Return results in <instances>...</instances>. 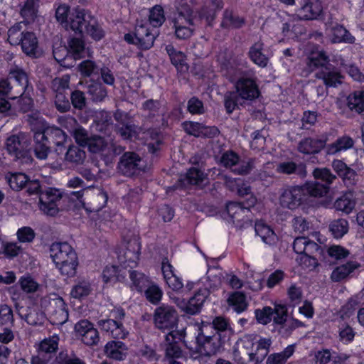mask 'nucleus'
<instances>
[{"mask_svg":"<svg viewBox=\"0 0 364 364\" xmlns=\"http://www.w3.org/2000/svg\"><path fill=\"white\" fill-rule=\"evenodd\" d=\"M328 193V187L318 182H307L303 186H289L281 194L280 204L291 210L306 203L310 196L322 197Z\"/></svg>","mask_w":364,"mask_h":364,"instance_id":"nucleus-1","label":"nucleus"},{"mask_svg":"<svg viewBox=\"0 0 364 364\" xmlns=\"http://www.w3.org/2000/svg\"><path fill=\"white\" fill-rule=\"evenodd\" d=\"M210 325H203L199 328V333L196 338L197 351L205 356H211L220 352L229 336L218 333H211Z\"/></svg>","mask_w":364,"mask_h":364,"instance_id":"nucleus-2","label":"nucleus"},{"mask_svg":"<svg viewBox=\"0 0 364 364\" xmlns=\"http://www.w3.org/2000/svg\"><path fill=\"white\" fill-rule=\"evenodd\" d=\"M71 30L75 33H87L95 41H100L105 36V31L97 19L87 10L78 11L70 21Z\"/></svg>","mask_w":364,"mask_h":364,"instance_id":"nucleus-3","label":"nucleus"},{"mask_svg":"<svg viewBox=\"0 0 364 364\" xmlns=\"http://www.w3.org/2000/svg\"><path fill=\"white\" fill-rule=\"evenodd\" d=\"M159 31L151 28L148 23L136 24L134 31L124 36V41L135 46L141 50H147L154 46Z\"/></svg>","mask_w":364,"mask_h":364,"instance_id":"nucleus-4","label":"nucleus"},{"mask_svg":"<svg viewBox=\"0 0 364 364\" xmlns=\"http://www.w3.org/2000/svg\"><path fill=\"white\" fill-rule=\"evenodd\" d=\"M41 305L54 325H62L68 319V311L64 300L56 294L43 297Z\"/></svg>","mask_w":364,"mask_h":364,"instance_id":"nucleus-5","label":"nucleus"},{"mask_svg":"<svg viewBox=\"0 0 364 364\" xmlns=\"http://www.w3.org/2000/svg\"><path fill=\"white\" fill-rule=\"evenodd\" d=\"M255 161L254 158L248 159L247 161L241 160L235 151L228 150L222 154L219 164L235 174L247 175L255 168Z\"/></svg>","mask_w":364,"mask_h":364,"instance_id":"nucleus-6","label":"nucleus"},{"mask_svg":"<svg viewBox=\"0 0 364 364\" xmlns=\"http://www.w3.org/2000/svg\"><path fill=\"white\" fill-rule=\"evenodd\" d=\"M154 321L156 328L163 331H175L178 324V314L176 309L168 305L162 304L157 307L154 313Z\"/></svg>","mask_w":364,"mask_h":364,"instance_id":"nucleus-7","label":"nucleus"},{"mask_svg":"<svg viewBox=\"0 0 364 364\" xmlns=\"http://www.w3.org/2000/svg\"><path fill=\"white\" fill-rule=\"evenodd\" d=\"M184 330L171 331L164 336V340L161 343V347L165 352V358L175 360L182 356V350L180 343L185 338Z\"/></svg>","mask_w":364,"mask_h":364,"instance_id":"nucleus-8","label":"nucleus"},{"mask_svg":"<svg viewBox=\"0 0 364 364\" xmlns=\"http://www.w3.org/2000/svg\"><path fill=\"white\" fill-rule=\"evenodd\" d=\"M64 197L60 190L47 186L39 198L41 210L48 215H55L59 211L60 201Z\"/></svg>","mask_w":364,"mask_h":364,"instance_id":"nucleus-9","label":"nucleus"},{"mask_svg":"<svg viewBox=\"0 0 364 364\" xmlns=\"http://www.w3.org/2000/svg\"><path fill=\"white\" fill-rule=\"evenodd\" d=\"M142 159L135 152L127 151L122 154L117 164V170L122 175L131 177L142 169Z\"/></svg>","mask_w":364,"mask_h":364,"instance_id":"nucleus-10","label":"nucleus"},{"mask_svg":"<svg viewBox=\"0 0 364 364\" xmlns=\"http://www.w3.org/2000/svg\"><path fill=\"white\" fill-rule=\"evenodd\" d=\"M235 92L242 101L252 102L260 96L255 80L251 77H240L235 84Z\"/></svg>","mask_w":364,"mask_h":364,"instance_id":"nucleus-11","label":"nucleus"},{"mask_svg":"<svg viewBox=\"0 0 364 364\" xmlns=\"http://www.w3.org/2000/svg\"><path fill=\"white\" fill-rule=\"evenodd\" d=\"M328 136L323 134L318 137H306L298 144L297 150L304 154L315 155L323 149H326Z\"/></svg>","mask_w":364,"mask_h":364,"instance_id":"nucleus-12","label":"nucleus"},{"mask_svg":"<svg viewBox=\"0 0 364 364\" xmlns=\"http://www.w3.org/2000/svg\"><path fill=\"white\" fill-rule=\"evenodd\" d=\"M9 78L13 80L12 84L15 85V92L23 95L25 92L29 93L33 90V86L29 82L28 73L18 67L10 70Z\"/></svg>","mask_w":364,"mask_h":364,"instance_id":"nucleus-13","label":"nucleus"},{"mask_svg":"<svg viewBox=\"0 0 364 364\" xmlns=\"http://www.w3.org/2000/svg\"><path fill=\"white\" fill-rule=\"evenodd\" d=\"M315 76L317 79L322 80L327 87H338L342 83L343 77L338 68L331 63L319 69Z\"/></svg>","mask_w":364,"mask_h":364,"instance_id":"nucleus-14","label":"nucleus"},{"mask_svg":"<svg viewBox=\"0 0 364 364\" xmlns=\"http://www.w3.org/2000/svg\"><path fill=\"white\" fill-rule=\"evenodd\" d=\"M41 131L50 145L53 144L55 146V151L57 154H62L65 150L64 144L67 141L66 134L57 127H48Z\"/></svg>","mask_w":364,"mask_h":364,"instance_id":"nucleus-15","label":"nucleus"},{"mask_svg":"<svg viewBox=\"0 0 364 364\" xmlns=\"http://www.w3.org/2000/svg\"><path fill=\"white\" fill-rule=\"evenodd\" d=\"M276 171L280 174L295 176L299 178H304L307 176L306 164L293 160H286L278 163Z\"/></svg>","mask_w":364,"mask_h":364,"instance_id":"nucleus-16","label":"nucleus"},{"mask_svg":"<svg viewBox=\"0 0 364 364\" xmlns=\"http://www.w3.org/2000/svg\"><path fill=\"white\" fill-rule=\"evenodd\" d=\"M322 10L323 7L319 0H304V5L294 16V18L304 21L317 19Z\"/></svg>","mask_w":364,"mask_h":364,"instance_id":"nucleus-17","label":"nucleus"},{"mask_svg":"<svg viewBox=\"0 0 364 364\" xmlns=\"http://www.w3.org/2000/svg\"><path fill=\"white\" fill-rule=\"evenodd\" d=\"M97 326L113 338L124 339L129 333L122 322L114 319H100L97 321Z\"/></svg>","mask_w":364,"mask_h":364,"instance_id":"nucleus-18","label":"nucleus"},{"mask_svg":"<svg viewBox=\"0 0 364 364\" xmlns=\"http://www.w3.org/2000/svg\"><path fill=\"white\" fill-rule=\"evenodd\" d=\"M210 292L211 291L205 287L204 288H199L194 296L191 297L185 305L183 308L184 311L191 315L200 312L205 301L208 297Z\"/></svg>","mask_w":364,"mask_h":364,"instance_id":"nucleus-19","label":"nucleus"},{"mask_svg":"<svg viewBox=\"0 0 364 364\" xmlns=\"http://www.w3.org/2000/svg\"><path fill=\"white\" fill-rule=\"evenodd\" d=\"M127 350L124 343L119 341H110L105 346L104 353L109 359L122 361L127 358Z\"/></svg>","mask_w":364,"mask_h":364,"instance_id":"nucleus-20","label":"nucleus"},{"mask_svg":"<svg viewBox=\"0 0 364 364\" xmlns=\"http://www.w3.org/2000/svg\"><path fill=\"white\" fill-rule=\"evenodd\" d=\"M6 147L9 154L13 156L28 149V139L26 134L19 132L9 136L6 141Z\"/></svg>","mask_w":364,"mask_h":364,"instance_id":"nucleus-21","label":"nucleus"},{"mask_svg":"<svg viewBox=\"0 0 364 364\" xmlns=\"http://www.w3.org/2000/svg\"><path fill=\"white\" fill-rule=\"evenodd\" d=\"M45 137L41 130L33 132V149L35 156L40 160H46L50 152L51 146Z\"/></svg>","mask_w":364,"mask_h":364,"instance_id":"nucleus-22","label":"nucleus"},{"mask_svg":"<svg viewBox=\"0 0 364 364\" xmlns=\"http://www.w3.org/2000/svg\"><path fill=\"white\" fill-rule=\"evenodd\" d=\"M317 364H346L349 356L345 353H331L328 350L318 351L316 355Z\"/></svg>","mask_w":364,"mask_h":364,"instance_id":"nucleus-23","label":"nucleus"},{"mask_svg":"<svg viewBox=\"0 0 364 364\" xmlns=\"http://www.w3.org/2000/svg\"><path fill=\"white\" fill-rule=\"evenodd\" d=\"M263 50L264 43L259 41L255 43L247 53L250 59L262 68H266L269 63V58L263 53Z\"/></svg>","mask_w":364,"mask_h":364,"instance_id":"nucleus-24","label":"nucleus"},{"mask_svg":"<svg viewBox=\"0 0 364 364\" xmlns=\"http://www.w3.org/2000/svg\"><path fill=\"white\" fill-rule=\"evenodd\" d=\"M355 141L348 135L338 137L334 142L327 144L326 154L336 155L353 147Z\"/></svg>","mask_w":364,"mask_h":364,"instance_id":"nucleus-25","label":"nucleus"},{"mask_svg":"<svg viewBox=\"0 0 364 364\" xmlns=\"http://www.w3.org/2000/svg\"><path fill=\"white\" fill-rule=\"evenodd\" d=\"M22 38L20 45L23 52L28 56L37 58L38 55V42L35 33L27 31Z\"/></svg>","mask_w":364,"mask_h":364,"instance_id":"nucleus-26","label":"nucleus"},{"mask_svg":"<svg viewBox=\"0 0 364 364\" xmlns=\"http://www.w3.org/2000/svg\"><path fill=\"white\" fill-rule=\"evenodd\" d=\"M205 178L204 173L196 167L190 168L184 176L178 179V183L183 187L188 185L201 186Z\"/></svg>","mask_w":364,"mask_h":364,"instance_id":"nucleus-27","label":"nucleus"},{"mask_svg":"<svg viewBox=\"0 0 364 364\" xmlns=\"http://www.w3.org/2000/svg\"><path fill=\"white\" fill-rule=\"evenodd\" d=\"M73 250V248L68 242H53L50 247V257L57 266L65 262L64 259Z\"/></svg>","mask_w":364,"mask_h":364,"instance_id":"nucleus-28","label":"nucleus"},{"mask_svg":"<svg viewBox=\"0 0 364 364\" xmlns=\"http://www.w3.org/2000/svg\"><path fill=\"white\" fill-rule=\"evenodd\" d=\"M359 267L360 264L357 262L348 261L346 263L336 267L331 273V279L335 282H341L350 276V274Z\"/></svg>","mask_w":364,"mask_h":364,"instance_id":"nucleus-29","label":"nucleus"},{"mask_svg":"<svg viewBox=\"0 0 364 364\" xmlns=\"http://www.w3.org/2000/svg\"><path fill=\"white\" fill-rule=\"evenodd\" d=\"M22 308L18 310V315L31 326L42 325L45 321V314L38 308L28 307L26 313H23Z\"/></svg>","mask_w":364,"mask_h":364,"instance_id":"nucleus-30","label":"nucleus"},{"mask_svg":"<svg viewBox=\"0 0 364 364\" xmlns=\"http://www.w3.org/2000/svg\"><path fill=\"white\" fill-rule=\"evenodd\" d=\"M84 10L85 9L80 8L78 6L73 9L72 13H70L68 6L66 5H60L55 11V18L67 30H71V24L70 23L71 18H73V16L77 14L78 11H84Z\"/></svg>","mask_w":364,"mask_h":364,"instance_id":"nucleus-31","label":"nucleus"},{"mask_svg":"<svg viewBox=\"0 0 364 364\" xmlns=\"http://www.w3.org/2000/svg\"><path fill=\"white\" fill-rule=\"evenodd\" d=\"M240 63L237 59L225 60L220 63V70L230 81L234 82L241 74Z\"/></svg>","mask_w":364,"mask_h":364,"instance_id":"nucleus-32","label":"nucleus"},{"mask_svg":"<svg viewBox=\"0 0 364 364\" xmlns=\"http://www.w3.org/2000/svg\"><path fill=\"white\" fill-rule=\"evenodd\" d=\"M69 254L70 255L64 259L65 262L60 263L57 267L59 268L62 274L71 277L76 274L78 260L74 249Z\"/></svg>","mask_w":364,"mask_h":364,"instance_id":"nucleus-33","label":"nucleus"},{"mask_svg":"<svg viewBox=\"0 0 364 364\" xmlns=\"http://www.w3.org/2000/svg\"><path fill=\"white\" fill-rule=\"evenodd\" d=\"M69 254L70 255L64 259L65 262L60 263L57 267L59 268L62 274L71 277L76 274L78 260L74 249Z\"/></svg>","mask_w":364,"mask_h":364,"instance_id":"nucleus-34","label":"nucleus"},{"mask_svg":"<svg viewBox=\"0 0 364 364\" xmlns=\"http://www.w3.org/2000/svg\"><path fill=\"white\" fill-rule=\"evenodd\" d=\"M332 43H346L352 44L355 42V37L342 25L336 24L331 29Z\"/></svg>","mask_w":364,"mask_h":364,"instance_id":"nucleus-35","label":"nucleus"},{"mask_svg":"<svg viewBox=\"0 0 364 364\" xmlns=\"http://www.w3.org/2000/svg\"><path fill=\"white\" fill-rule=\"evenodd\" d=\"M86 159L85 151L78 146L70 145L65 154V161L73 165L82 164Z\"/></svg>","mask_w":364,"mask_h":364,"instance_id":"nucleus-36","label":"nucleus"},{"mask_svg":"<svg viewBox=\"0 0 364 364\" xmlns=\"http://www.w3.org/2000/svg\"><path fill=\"white\" fill-rule=\"evenodd\" d=\"M355 205V200L351 192H348L338 198L333 203V208L337 211L350 213Z\"/></svg>","mask_w":364,"mask_h":364,"instance_id":"nucleus-37","label":"nucleus"},{"mask_svg":"<svg viewBox=\"0 0 364 364\" xmlns=\"http://www.w3.org/2000/svg\"><path fill=\"white\" fill-rule=\"evenodd\" d=\"M196 16L193 9L186 5L177 9L176 16L173 19V24H187L188 26H195Z\"/></svg>","mask_w":364,"mask_h":364,"instance_id":"nucleus-38","label":"nucleus"},{"mask_svg":"<svg viewBox=\"0 0 364 364\" xmlns=\"http://www.w3.org/2000/svg\"><path fill=\"white\" fill-rule=\"evenodd\" d=\"M225 212L233 223L243 221L247 213L245 208L239 202L228 203Z\"/></svg>","mask_w":364,"mask_h":364,"instance_id":"nucleus-39","label":"nucleus"},{"mask_svg":"<svg viewBox=\"0 0 364 364\" xmlns=\"http://www.w3.org/2000/svg\"><path fill=\"white\" fill-rule=\"evenodd\" d=\"M296 346L289 345L282 352L270 354L267 359L266 364H285L295 352Z\"/></svg>","mask_w":364,"mask_h":364,"instance_id":"nucleus-40","label":"nucleus"},{"mask_svg":"<svg viewBox=\"0 0 364 364\" xmlns=\"http://www.w3.org/2000/svg\"><path fill=\"white\" fill-rule=\"evenodd\" d=\"M87 92L94 102H101L107 97V88L100 82L89 84Z\"/></svg>","mask_w":364,"mask_h":364,"instance_id":"nucleus-41","label":"nucleus"},{"mask_svg":"<svg viewBox=\"0 0 364 364\" xmlns=\"http://www.w3.org/2000/svg\"><path fill=\"white\" fill-rule=\"evenodd\" d=\"M307 65L309 69L314 70L316 68L321 69L330 64L328 56L323 50L312 53L307 58Z\"/></svg>","mask_w":364,"mask_h":364,"instance_id":"nucleus-42","label":"nucleus"},{"mask_svg":"<svg viewBox=\"0 0 364 364\" xmlns=\"http://www.w3.org/2000/svg\"><path fill=\"white\" fill-rule=\"evenodd\" d=\"M347 106L358 114L364 111V91H355L347 97Z\"/></svg>","mask_w":364,"mask_h":364,"instance_id":"nucleus-43","label":"nucleus"},{"mask_svg":"<svg viewBox=\"0 0 364 364\" xmlns=\"http://www.w3.org/2000/svg\"><path fill=\"white\" fill-rule=\"evenodd\" d=\"M165 49L170 58L171 63L178 70H183V68H187L186 63V55L183 52L176 49L171 44L167 45Z\"/></svg>","mask_w":364,"mask_h":364,"instance_id":"nucleus-44","label":"nucleus"},{"mask_svg":"<svg viewBox=\"0 0 364 364\" xmlns=\"http://www.w3.org/2000/svg\"><path fill=\"white\" fill-rule=\"evenodd\" d=\"M228 303L235 311L239 314L245 311L248 306L245 294L240 291L232 293L228 299Z\"/></svg>","mask_w":364,"mask_h":364,"instance_id":"nucleus-45","label":"nucleus"},{"mask_svg":"<svg viewBox=\"0 0 364 364\" xmlns=\"http://www.w3.org/2000/svg\"><path fill=\"white\" fill-rule=\"evenodd\" d=\"M223 0H210L208 6H205L202 8L201 14L210 24L215 18L218 12L223 9Z\"/></svg>","mask_w":364,"mask_h":364,"instance_id":"nucleus-46","label":"nucleus"},{"mask_svg":"<svg viewBox=\"0 0 364 364\" xmlns=\"http://www.w3.org/2000/svg\"><path fill=\"white\" fill-rule=\"evenodd\" d=\"M255 230L257 235L260 237L264 243L268 245L274 243L276 235L269 226L263 223H256Z\"/></svg>","mask_w":364,"mask_h":364,"instance_id":"nucleus-47","label":"nucleus"},{"mask_svg":"<svg viewBox=\"0 0 364 364\" xmlns=\"http://www.w3.org/2000/svg\"><path fill=\"white\" fill-rule=\"evenodd\" d=\"M58 343L59 338L57 336L46 338L40 342L37 351L53 356V354L58 349Z\"/></svg>","mask_w":364,"mask_h":364,"instance_id":"nucleus-48","label":"nucleus"},{"mask_svg":"<svg viewBox=\"0 0 364 364\" xmlns=\"http://www.w3.org/2000/svg\"><path fill=\"white\" fill-rule=\"evenodd\" d=\"M79 37H71L68 41V50L72 53L75 59H79L82 57V53H85V42L82 40V35H79Z\"/></svg>","mask_w":364,"mask_h":364,"instance_id":"nucleus-49","label":"nucleus"},{"mask_svg":"<svg viewBox=\"0 0 364 364\" xmlns=\"http://www.w3.org/2000/svg\"><path fill=\"white\" fill-rule=\"evenodd\" d=\"M245 24L244 18L234 15L230 11L225 10L223 14V20L221 26L223 28H239Z\"/></svg>","mask_w":364,"mask_h":364,"instance_id":"nucleus-50","label":"nucleus"},{"mask_svg":"<svg viewBox=\"0 0 364 364\" xmlns=\"http://www.w3.org/2000/svg\"><path fill=\"white\" fill-rule=\"evenodd\" d=\"M100 67L92 60H85L78 65V70L84 77H98Z\"/></svg>","mask_w":364,"mask_h":364,"instance_id":"nucleus-51","label":"nucleus"},{"mask_svg":"<svg viewBox=\"0 0 364 364\" xmlns=\"http://www.w3.org/2000/svg\"><path fill=\"white\" fill-rule=\"evenodd\" d=\"M329 230L335 238H341L348 230V223L346 219L335 220L329 225Z\"/></svg>","mask_w":364,"mask_h":364,"instance_id":"nucleus-52","label":"nucleus"},{"mask_svg":"<svg viewBox=\"0 0 364 364\" xmlns=\"http://www.w3.org/2000/svg\"><path fill=\"white\" fill-rule=\"evenodd\" d=\"M149 25L151 28L157 29L165 21L164 9L161 6L156 5L150 11L149 17Z\"/></svg>","mask_w":364,"mask_h":364,"instance_id":"nucleus-53","label":"nucleus"},{"mask_svg":"<svg viewBox=\"0 0 364 364\" xmlns=\"http://www.w3.org/2000/svg\"><path fill=\"white\" fill-rule=\"evenodd\" d=\"M25 33L23 31L22 22L16 23L8 31V41L13 46L20 45Z\"/></svg>","mask_w":364,"mask_h":364,"instance_id":"nucleus-54","label":"nucleus"},{"mask_svg":"<svg viewBox=\"0 0 364 364\" xmlns=\"http://www.w3.org/2000/svg\"><path fill=\"white\" fill-rule=\"evenodd\" d=\"M28 182V177L21 172L12 173L8 179L11 188L16 191H21L26 187Z\"/></svg>","mask_w":364,"mask_h":364,"instance_id":"nucleus-55","label":"nucleus"},{"mask_svg":"<svg viewBox=\"0 0 364 364\" xmlns=\"http://www.w3.org/2000/svg\"><path fill=\"white\" fill-rule=\"evenodd\" d=\"M53 55L55 60L64 67H73L71 63H67L68 60H72V56L69 54L68 48L65 46H58L53 48Z\"/></svg>","mask_w":364,"mask_h":364,"instance_id":"nucleus-56","label":"nucleus"},{"mask_svg":"<svg viewBox=\"0 0 364 364\" xmlns=\"http://www.w3.org/2000/svg\"><path fill=\"white\" fill-rule=\"evenodd\" d=\"M139 129L137 126L130 122L116 127L117 132L124 139H132L133 137H136L139 133Z\"/></svg>","mask_w":364,"mask_h":364,"instance_id":"nucleus-57","label":"nucleus"},{"mask_svg":"<svg viewBox=\"0 0 364 364\" xmlns=\"http://www.w3.org/2000/svg\"><path fill=\"white\" fill-rule=\"evenodd\" d=\"M240 100V97L235 92H227L224 95V106L227 113H232L239 105H242Z\"/></svg>","mask_w":364,"mask_h":364,"instance_id":"nucleus-58","label":"nucleus"},{"mask_svg":"<svg viewBox=\"0 0 364 364\" xmlns=\"http://www.w3.org/2000/svg\"><path fill=\"white\" fill-rule=\"evenodd\" d=\"M313 176L315 179L325 182L324 185L328 187V191L329 190V185L336 178V175L333 174L331 170L327 168H316L313 171Z\"/></svg>","mask_w":364,"mask_h":364,"instance_id":"nucleus-59","label":"nucleus"},{"mask_svg":"<svg viewBox=\"0 0 364 364\" xmlns=\"http://www.w3.org/2000/svg\"><path fill=\"white\" fill-rule=\"evenodd\" d=\"M54 105L56 109L61 113L69 112L71 109V104L68 92L55 94Z\"/></svg>","mask_w":364,"mask_h":364,"instance_id":"nucleus-60","label":"nucleus"},{"mask_svg":"<svg viewBox=\"0 0 364 364\" xmlns=\"http://www.w3.org/2000/svg\"><path fill=\"white\" fill-rule=\"evenodd\" d=\"M160 108V102L153 99L147 100L141 105L142 110L146 112V117L150 119L159 115Z\"/></svg>","mask_w":364,"mask_h":364,"instance_id":"nucleus-61","label":"nucleus"},{"mask_svg":"<svg viewBox=\"0 0 364 364\" xmlns=\"http://www.w3.org/2000/svg\"><path fill=\"white\" fill-rule=\"evenodd\" d=\"M129 277L132 282L133 286L138 291H142L149 286V281L142 273L138 272L135 270L130 271Z\"/></svg>","mask_w":364,"mask_h":364,"instance_id":"nucleus-62","label":"nucleus"},{"mask_svg":"<svg viewBox=\"0 0 364 364\" xmlns=\"http://www.w3.org/2000/svg\"><path fill=\"white\" fill-rule=\"evenodd\" d=\"M70 104L74 109L82 111L87 106V99L83 92L75 90L70 95Z\"/></svg>","mask_w":364,"mask_h":364,"instance_id":"nucleus-63","label":"nucleus"},{"mask_svg":"<svg viewBox=\"0 0 364 364\" xmlns=\"http://www.w3.org/2000/svg\"><path fill=\"white\" fill-rule=\"evenodd\" d=\"M55 362L56 364H85L74 353L68 354L66 350L60 351L55 357Z\"/></svg>","mask_w":364,"mask_h":364,"instance_id":"nucleus-64","label":"nucleus"}]
</instances>
